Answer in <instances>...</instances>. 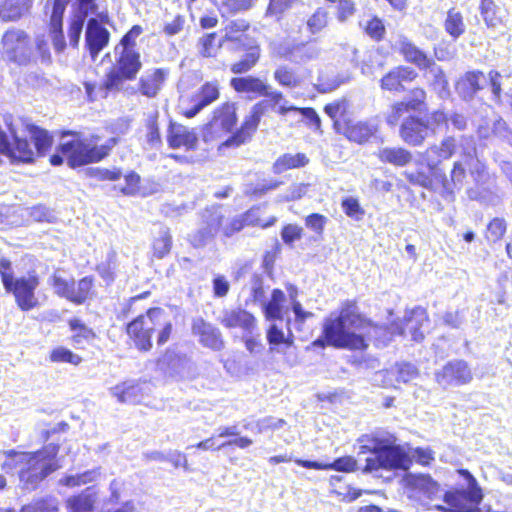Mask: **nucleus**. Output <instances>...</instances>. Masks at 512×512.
<instances>
[{"label": "nucleus", "instance_id": "nucleus-33", "mask_svg": "<svg viewBox=\"0 0 512 512\" xmlns=\"http://www.w3.org/2000/svg\"><path fill=\"white\" fill-rule=\"evenodd\" d=\"M380 162L390 164L396 167H404L411 163L413 156L412 153L399 146L395 147H382L376 153Z\"/></svg>", "mask_w": 512, "mask_h": 512}, {"label": "nucleus", "instance_id": "nucleus-38", "mask_svg": "<svg viewBox=\"0 0 512 512\" xmlns=\"http://www.w3.org/2000/svg\"><path fill=\"white\" fill-rule=\"evenodd\" d=\"M479 12L488 29H495L503 22L500 8L493 0H480Z\"/></svg>", "mask_w": 512, "mask_h": 512}, {"label": "nucleus", "instance_id": "nucleus-26", "mask_svg": "<svg viewBox=\"0 0 512 512\" xmlns=\"http://www.w3.org/2000/svg\"><path fill=\"white\" fill-rule=\"evenodd\" d=\"M487 84V77L483 72H467L456 84V90L459 96L465 101H470L476 93Z\"/></svg>", "mask_w": 512, "mask_h": 512}, {"label": "nucleus", "instance_id": "nucleus-35", "mask_svg": "<svg viewBox=\"0 0 512 512\" xmlns=\"http://www.w3.org/2000/svg\"><path fill=\"white\" fill-rule=\"evenodd\" d=\"M145 322H128L126 332L135 346L141 351H148L152 347L151 336L153 330L145 327Z\"/></svg>", "mask_w": 512, "mask_h": 512}, {"label": "nucleus", "instance_id": "nucleus-9", "mask_svg": "<svg viewBox=\"0 0 512 512\" xmlns=\"http://www.w3.org/2000/svg\"><path fill=\"white\" fill-rule=\"evenodd\" d=\"M250 28L248 21L236 19L229 22L223 29V36L219 40L218 47L232 52H241L245 47H250L256 41L246 31Z\"/></svg>", "mask_w": 512, "mask_h": 512}, {"label": "nucleus", "instance_id": "nucleus-31", "mask_svg": "<svg viewBox=\"0 0 512 512\" xmlns=\"http://www.w3.org/2000/svg\"><path fill=\"white\" fill-rule=\"evenodd\" d=\"M235 103H225L214 111L212 120L209 126L212 130L217 131L221 129L225 132H229L233 129L237 122Z\"/></svg>", "mask_w": 512, "mask_h": 512}, {"label": "nucleus", "instance_id": "nucleus-43", "mask_svg": "<svg viewBox=\"0 0 512 512\" xmlns=\"http://www.w3.org/2000/svg\"><path fill=\"white\" fill-rule=\"evenodd\" d=\"M196 333L200 337V342L211 349L219 350L222 347L220 333L210 327L206 322H201L196 326Z\"/></svg>", "mask_w": 512, "mask_h": 512}, {"label": "nucleus", "instance_id": "nucleus-64", "mask_svg": "<svg viewBox=\"0 0 512 512\" xmlns=\"http://www.w3.org/2000/svg\"><path fill=\"white\" fill-rule=\"evenodd\" d=\"M30 217L37 222H53L56 219L53 211L44 205H36L29 209Z\"/></svg>", "mask_w": 512, "mask_h": 512}, {"label": "nucleus", "instance_id": "nucleus-45", "mask_svg": "<svg viewBox=\"0 0 512 512\" xmlns=\"http://www.w3.org/2000/svg\"><path fill=\"white\" fill-rule=\"evenodd\" d=\"M27 130L30 137L34 141L36 153L39 156L44 155L52 144V137L48 134L46 130H43L32 124L27 125Z\"/></svg>", "mask_w": 512, "mask_h": 512}, {"label": "nucleus", "instance_id": "nucleus-63", "mask_svg": "<svg viewBox=\"0 0 512 512\" xmlns=\"http://www.w3.org/2000/svg\"><path fill=\"white\" fill-rule=\"evenodd\" d=\"M328 222V218L319 213H312L305 218V226L318 235H321Z\"/></svg>", "mask_w": 512, "mask_h": 512}, {"label": "nucleus", "instance_id": "nucleus-30", "mask_svg": "<svg viewBox=\"0 0 512 512\" xmlns=\"http://www.w3.org/2000/svg\"><path fill=\"white\" fill-rule=\"evenodd\" d=\"M267 84L264 80L252 75L234 77L230 80V86L236 92L248 94L250 99L266 94Z\"/></svg>", "mask_w": 512, "mask_h": 512}, {"label": "nucleus", "instance_id": "nucleus-53", "mask_svg": "<svg viewBox=\"0 0 512 512\" xmlns=\"http://www.w3.org/2000/svg\"><path fill=\"white\" fill-rule=\"evenodd\" d=\"M127 80L124 75L120 71H117L114 67L107 74L106 79L104 80L101 90H104L106 94L109 91H120L123 88L124 81Z\"/></svg>", "mask_w": 512, "mask_h": 512}, {"label": "nucleus", "instance_id": "nucleus-54", "mask_svg": "<svg viewBox=\"0 0 512 512\" xmlns=\"http://www.w3.org/2000/svg\"><path fill=\"white\" fill-rule=\"evenodd\" d=\"M257 0H224L221 10L223 13L238 14L250 10Z\"/></svg>", "mask_w": 512, "mask_h": 512}, {"label": "nucleus", "instance_id": "nucleus-49", "mask_svg": "<svg viewBox=\"0 0 512 512\" xmlns=\"http://www.w3.org/2000/svg\"><path fill=\"white\" fill-rule=\"evenodd\" d=\"M172 245V237L169 229L161 227L158 233V237L153 242L154 255L161 259L170 252Z\"/></svg>", "mask_w": 512, "mask_h": 512}, {"label": "nucleus", "instance_id": "nucleus-13", "mask_svg": "<svg viewBox=\"0 0 512 512\" xmlns=\"http://www.w3.org/2000/svg\"><path fill=\"white\" fill-rule=\"evenodd\" d=\"M38 285V278L29 275L28 277L13 279L11 288L6 290L13 292L16 302L22 310H29L37 303L34 291Z\"/></svg>", "mask_w": 512, "mask_h": 512}, {"label": "nucleus", "instance_id": "nucleus-19", "mask_svg": "<svg viewBox=\"0 0 512 512\" xmlns=\"http://www.w3.org/2000/svg\"><path fill=\"white\" fill-rule=\"evenodd\" d=\"M169 75V70L154 68L145 71L139 79L138 90L147 98H155L162 90Z\"/></svg>", "mask_w": 512, "mask_h": 512}, {"label": "nucleus", "instance_id": "nucleus-48", "mask_svg": "<svg viewBox=\"0 0 512 512\" xmlns=\"http://www.w3.org/2000/svg\"><path fill=\"white\" fill-rule=\"evenodd\" d=\"M49 360L53 363H69L74 366L82 362V358L66 347L59 346L50 351Z\"/></svg>", "mask_w": 512, "mask_h": 512}, {"label": "nucleus", "instance_id": "nucleus-23", "mask_svg": "<svg viewBox=\"0 0 512 512\" xmlns=\"http://www.w3.org/2000/svg\"><path fill=\"white\" fill-rule=\"evenodd\" d=\"M407 487L432 501L440 496L441 485L429 474H410L406 477Z\"/></svg>", "mask_w": 512, "mask_h": 512}, {"label": "nucleus", "instance_id": "nucleus-15", "mask_svg": "<svg viewBox=\"0 0 512 512\" xmlns=\"http://www.w3.org/2000/svg\"><path fill=\"white\" fill-rule=\"evenodd\" d=\"M378 130L379 125L375 119L360 121L346 120L342 128V133L351 142L365 144L377 134Z\"/></svg>", "mask_w": 512, "mask_h": 512}, {"label": "nucleus", "instance_id": "nucleus-27", "mask_svg": "<svg viewBox=\"0 0 512 512\" xmlns=\"http://www.w3.org/2000/svg\"><path fill=\"white\" fill-rule=\"evenodd\" d=\"M398 52L404 57L406 62H409L420 70H423L433 60L429 58L425 52L419 49L407 37L400 36L395 44Z\"/></svg>", "mask_w": 512, "mask_h": 512}, {"label": "nucleus", "instance_id": "nucleus-51", "mask_svg": "<svg viewBox=\"0 0 512 512\" xmlns=\"http://www.w3.org/2000/svg\"><path fill=\"white\" fill-rule=\"evenodd\" d=\"M216 33H206L197 41V50L202 57H214L220 47L215 44Z\"/></svg>", "mask_w": 512, "mask_h": 512}, {"label": "nucleus", "instance_id": "nucleus-18", "mask_svg": "<svg viewBox=\"0 0 512 512\" xmlns=\"http://www.w3.org/2000/svg\"><path fill=\"white\" fill-rule=\"evenodd\" d=\"M261 306L267 320H290V310L292 308L287 296L281 289H273L270 299L265 300Z\"/></svg>", "mask_w": 512, "mask_h": 512}, {"label": "nucleus", "instance_id": "nucleus-37", "mask_svg": "<svg viewBox=\"0 0 512 512\" xmlns=\"http://www.w3.org/2000/svg\"><path fill=\"white\" fill-rule=\"evenodd\" d=\"M241 51L245 52L241 60L231 65V72L234 74H245L249 72L258 62L260 58V49L255 43L251 44L250 47H245Z\"/></svg>", "mask_w": 512, "mask_h": 512}, {"label": "nucleus", "instance_id": "nucleus-60", "mask_svg": "<svg viewBox=\"0 0 512 512\" xmlns=\"http://www.w3.org/2000/svg\"><path fill=\"white\" fill-rule=\"evenodd\" d=\"M366 34L375 41L383 39L386 29L383 21L378 17H373L363 25Z\"/></svg>", "mask_w": 512, "mask_h": 512}, {"label": "nucleus", "instance_id": "nucleus-47", "mask_svg": "<svg viewBox=\"0 0 512 512\" xmlns=\"http://www.w3.org/2000/svg\"><path fill=\"white\" fill-rule=\"evenodd\" d=\"M93 286V280L90 277L82 278L77 285L72 281V292L70 294V301L76 304H81L89 297Z\"/></svg>", "mask_w": 512, "mask_h": 512}, {"label": "nucleus", "instance_id": "nucleus-12", "mask_svg": "<svg viewBox=\"0 0 512 512\" xmlns=\"http://www.w3.org/2000/svg\"><path fill=\"white\" fill-rule=\"evenodd\" d=\"M429 121L417 116H409L404 119L399 129L400 138L408 145L420 146L429 136Z\"/></svg>", "mask_w": 512, "mask_h": 512}, {"label": "nucleus", "instance_id": "nucleus-39", "mask_svg": "<svg viewBox=\"0 0 512 512\" xmlns=\"http://www.w3.org/2000/svg\"><path fill=\"white\" fill-rule=\"evenodd\" d=\"M112 394L122 403L138 402L141 396V389L135 382H122L112 388Z\"/></svg>", "mask_w": 512, "mask_h": 512}, {"label": "nucleus", "instance_id": "nucleus-55", "mask_svg": "<svg viewBox=\"0 0 512 512\" xmlns=\"http://www.w3.org/2000/svg\"><path fill=\"white\" fill-rule=\"evenodd\" d=\"M347 107L348 105L346 100H338L329 103L324 107L325 113L334 121V126L338 131L342 130L343 128L341 127L338 118L345 114Z\"/></svg>", "mask_w": 512, "mask_h": 512}, {"label": "nucleus", "instance_id": "nucleus-17", "mask_svg": "<svg viewBox=\"0 0 512 512\" xmlns=\"http://www.w3.org/2000/svg\"><path fill=\"white\" fill-rule=\"evenodd\" d=\"M455 150V138L447 136L439 144H434L427 148L422 153V159L430 170H434L442 161L451 158Z\"/></svg>", "mask_w": 512, "mask_h": 512}, {"label": "nucleus", "instance_id": "nucleus-28", "mask_svg": "<svg viewBox=\"0 0 512 512\" xmlns=\"http://www.w3.org/2000/svg\"><path fill=\"white\" fill-rule=\"evenodd\" d=\"M167 141L171 148L184 147L186 150H192L197 145L198 137L193 130L186 126L170 123Z\"/></svg>", "mask_w": 512, "mask_h": 512}, {"label": "nucleus", "instance_id": "nucleus-2", "mask_svg": "<svg viewBox=\"0 0 512 512\" xmlns=\"http://www.w3.org/2000/svg\"><path fill=\"white\" fill-rule=\"evenodd\" d=\"M98 0H47L45 15L49 18V30L54 49L62 52L66 47L63 34V16L66 7L71 3L69 17L68 38L72 47H77L87 17L96 14Z\"/></svg>", "mask_w": 512, "mask_h": 512}, {"label": "nucleus", "instance_id": "nucleus-56", "mask_svg": "<svg viewBox=\"0 0 512 512\" xmlns=\"http://www.w3.org/2000/svg\"><path fill=\"white\" fill-rule=\"evenodd\" d=\"M341 207L348 217L356 221H360L364 217L365 211L360 206L358 199L354 197L344 198L341 202Z\"/></svg>", "mask_w": 512, "mask_h": 512}, {"label": "nucleus", "instance_id": "nucleus-6", "mask_svg": "<svg viewBox=\"0 0 512 512\" xmlns=\"http://www.w3.org/2000/svg\"><path fill=\"white\" fill-rule=\"evenodd\" d=\"M4 57L18 65H27L33 57V49L28 34L20 29H11L2 37Z\"/></svg>", "mask_w": 512, "mask_h": 512}, {"label": "nucleus", "instance_id": "nucleus-42", "mask_svg": "<svg viewBox=\"0 0 512 512\" xmlns=\"http://www.w3.org/2000/svg\"><path fill=\"white\" fill-rule=\"evenodd\" d=\"M273 78L280 86L290 89L297 88L301 84L300 76L287 65L278 66L273 73Z\"/></svg>", "mask_w": 512, "mask_h": 512}, {"label": "nucleus", "instance_id": "nucleus-29", "mask_svg": "<svg viewBox=\"0 0 512 512\" xmlns=\"http://www.w3.org/2000/svg\"><path fill=\"white\" fill-rule=\"evenodd\" d=\"M98 501V493L94 487H87L81 492L67 498V512H93Z\"/></svg>", "mask_w": 512, "mask_h": 512}, {"label": "nucleus", "instance_id": "nucleus-7", "mask_svg": "<svg viewBox=\"0 0 512 512\" xmlns=\"http://www.w3.org/2000/svg\"><path fill=\"white\" fill-rule=\"evenodd\" d=\"M472 379V369L462 359L450 360L434 373L435 382L443 389L467 385Z\"/></svg>", "mask_w": 512, "mask_h": 512}, {"label": "nucleus", "instance_id": "nucleus-22", "mask_svg": "<svg viewBox=\"0 0 512 512\" xmlns=\"http://www.w3.org/2000/svg\"><path fill=\"white\" fill-rule=\"evenodd\" d=\"M85 40L91 56L95 58L108 44L109 32L97 18H90L87 22Z\"/></svg>", "mask_w": 512, "mask_h": 512}, {"label": "nucleus", "instance_id": "nucleus-1", "mask_svg": "<svg viewBox=\"0 0 512 512\" xmlns=\"http://www.w3.org/2000/svg\"><path fill=\"white\" fill-rule=\"evenodd\" d=\"M59 452L58 444H48L36 451H17L10 449L4 452L6 460L1 468L5 472L15 470L18 466V478L21 487L34 491L54 471L59 468L56 456Z\"/></svg>", "mask_w": 512, "mask_h": 512}, {"label": "nucleus", "instance_id": "nucleus-44", "mask_svg": "<svg viewBox=\"0 0 512 512\" xmlns=\"http://www.w3.org/2000/svg\"><path fill=\"white\" fill-rule=\"evenodd\" d=\"M58 510L59 502L53 496L36 498L20 508V512H58Z\"/></svg>", "mask_w": 512, "mask_h": 512}, {"label": "nucleus", "instance_id": "nucleus-58", "mask_svg": "<svg viewBox=\"0 0 512 512\" xmlns=\"http://www.w3.org/2000/svg\"><path fill=\"white\" fill-rule=\"evenodd\" d=\"M157 114L149 115L146 120V141L151 147H156L161 143V136L157 123Z\"/></svg>", "mask_w": 512, "mask_h": 512}, {"label": "nucleus", "instance_id": "nucleus-11", "mask_svg": "<svg viewBox=\"0 0 512 512\" xmlns=\"http://www.w3.org/2000/svg\"><path fill=\"white\" fill-rule=\"evenodd\" d=\"M268 108L269 101L266 100H261L254 104L251 108L250 115L245 118L241 128L230 136L223 145L230 147L243 144L251 137L252 133L256 131L261 117L267 112Z\"/></svg>", "mask_w": 512, "mask_h": 512}, {"label": "nucleus", "instance_id": "nucleus-57", "mask_svg": "<svg viewBox=\"0 0 512 512\" xmlns=\"http://www.w3.org/2000/svg\"><path fill=\"white\" fill-rule=\"evenodd\" d=\"M72 281L74 280L63 277L60 272H55L52 276V285L55 292L68 300H70L72 292Z\"/></svg>", "mask_w": 512, "mask_h": 512}, {"label": "nucleus", "instance_id": "nucleus-46", "mask_svg": "<svg viewBox=\"0 0 512 512\" xmlns=\"http://www.w3.org/2000/svg\"><path fill=\"white\" fill-rule=\"evenodd\" d=\"M398 383L407 384L419 377V369L410 362H396L393 366Z\"/></svg>", "mask_w": 512, "mask_h": 512}, {"label": "nucleus", "instance_id": "nucleus-24", "mask_svg": "<svg viewBox=\"0 0 512 512\" xmlns=\"http://www.w3.org/2000/svg\"><path fill=\"white\" fill-rule=\"evenodd\" d=\"M276 217H271L267 222H262L256 210H249L245 214L231 218L224 227V236L229 238L235 233L241 231L245 226H261L267 228L275 224Z\"/></svg>", "mask_w": 512, "mask_h": 512}, {"label": "nucleus", "instance_id": "nucleus-40", "mask_svg": "<svg viewBox=\"0 0 512 512\" xmlns=\"http://www.w3.org/2000/svg\"><path fill=\"white\" fill-rule=\"evenodd\" d=\"M214 436L206 438L198 442L194 447L199 450H219L229 446H236L240 449H246L253 444V440L247 436H239L232 440L221 443L220 445H214Z\"/></svg>", "mask_w": 512, "mask_h": 512}, {"label": "nucleus", "instance_id": "nucleus-52", "mask_svg": "<svg viewBox=\"0 0 512 512\" xmlns=\"http://www.w3.org/2000/svg\"><path fill=\"white\" fill-rule=\"evenodd\" d=\"M286 289L288 292L287 299L289 304L291 305L292 311L295 314L296 320H304L306 318L312 317V313L305 311L302 308L300 302L297 300L298 288L295 285L288 283L286 285Z\"/></svg>", "mask_w": 512, "mask_h": 512}, {"label": "nucleus", "instance_id": "nucleus-34", "mask_svg": "<svg viewBox=\"0 0 512 512\" xmlns=\"http://www.w3.org/2000/svg\"><path fill=\"white\" fill-rule=\"evenodd\" d=\"M34 0H5L0 5V17L4 21H16L29 13Z\"/></svg>", "mask_w": 512, "mask_h": 512}, {"label": "nucleus", "instance_id": "nucleus-21", "mask_svg": "<svg viewBox=\"0 0 512 512\" xmlns=\"http://www.w3.org/2000/svg\"><path fill=\"white\" fill-rule=\"evenodd\" d=\"M118 58L114 68L120 71L128 80H133L142 67L140 54L134 48H119L115 50Z\"/></svg>", "mask_w": 512, "mask_h": 512}, {"label": "nucleus", "instance_id": "nucleus-5", "mask_svg": "<svg viewBox=\"0 0 512 512\" xmlns=\"http://www.w3.org/2000/svg\"><path fill=\"white\" fill-rule=\"evenodd\" d=\"M230 219H226L219 207H209L201 213L200 227L190 235V243L195 248H201L213 241L221 232L224 235V227Z\"/></svg>", "mask_w": 512, "mask_h": 512}, {"label": "nucleus", "instance_id": "nucleus-25", "mask_svg": "<svg viewBox=\"0 0 512 512\" xmlns=\"http://www.w3.org/2000/svg\"><path fill=\"white\" fill-rule=\"evenodd\" d=\"M294 462L303 468L315 470H333L337 472L350 473L357 470V461L353 456H342L331 463H321L313 460L295 459Z\"/></svg>", "mask_w": 512, "mask_h": 512}, {"label": "nucleus", "instance_id": "nucleus-16", "mask_svg": "<svg viewBox=\"0 0 512 512\" xmlns=\"http://www.w3.org/2000/svg\"><path fill=\"white\" fill-rule=\"evenodd\" d=\"M417 72L409 66H397L386 73L380 80V87L390 92H403L405 84L417 78Z\"/></svg>", "mask_w": 512, "mask_h": 512}, {"label": "nucleus", "instance_id": "nucleus-59", "mask_svg": "<svg viewBox=\"0 0 512 512\" xmlns=\"http://www.w3.org/2000/svg\"><path fill=\"white\" fill-rule=\"evenodd\" d=\"M329 320H332L330 318ZM333 320H363L355 301L347 300L342 303L339 314Z\"/></svg>", "mask_w": 512, "mask_h": 512}, {"label": "nucleus", "instance_id": "nucleus-32", "mask_svg": "<svg viewBox=\"0 0 512 512\" xmlns=\"http://www.w3.org/2000/svg\"><path fill=\"white\" fill-rule=\"evenodd\" d=\"M423 71L425 77L439 97L443 99L447 98L450 95V90L448 80L442 68L432 60Z\"/></svg>", "mask_w": 512, "mask_h": 512}, {"label": "nucleus", "instance_id": "nucleus-14", "mask_svg": "<svg viewBox=\"0 0 512 512\" xmlns=\"http://www.w3.org/2000/svg\"><path fill=\"white\" fill-rule=\"evenodd\" d=\"M280 55L287 61L305 65L320 57L321 48L315 42L288 44L281 48Z\"/></svg>", "mask_w": 512, "mask_h": 512}, {"label": "nucleus", "instance_id": "nucleus-20", "mask_svg": "<svg viewBox=\"0 0 512 512\" xmlns=\"http://www.w3.org/2000/svg\"><path fill=\"white\" fill-rule=\"evenodd\" d=\"M219 86L216 82H206L191 98V107L184 111L187 118H193L205 107L219 98Z\"/></svg>", "mask_w": 512, "mask_h": 512}, {"label": "nucleus", "instance_id": "nucleus-62", "mask_svg": "<svg viewBox=\"0 0 512 512\" xmlns=\"http://www.w3.org/2000/svg\"><path fill=\"white\" fill-rule=\"evenodd\" d=\"M267 339L271 345L286 344L287 346H290L293 343L292 336L290 334L285 336L284 332L275 324L270 326L267 332Z\"/></svg>", "mask_w": 512, "mask_h": 512}, {"label": "nucleus", "instance_id": "nucleus-41", "mask_svg": "<svg viewBox=\"0 0 512 512\" xmlns=\"http://www.w3.org/2000/svg\"><path fill=\"white\" fill-rule=\"evenodd\" d=\"M444 29L454 40L462 36L466 31V25L461 12L454 8L448 10Z\"/></svg>", "mask_w": 512, "mask_h": 512}, {"label": "nucleus", "instance_id": "nucleus-8", "mask_svg": "<svg viewBox=\"0 0 512 512\" xmlns=\"http://www.w3.org/2000/svg\"><path fill=\"white\" fill-rule=\"evenodd\" d=\"M345 323L327 322L323 330L327 345L349 350H365L368 344L364 337L349 331Z\"/></svg>", "mask_w": 512, "mask_h": 512}, {"label": "nucleus", "instance_id": "nucleus-36", "mask_svg": "<svg viewBox=\"0 0 512 512\" xmlns=\"http://www.w3.org/2000/svg\"><path fill=\"white\" fill-rule=\"evenodd\" d=\"M309 163V158L304 153H285L278 157L272 166L275 174H281L290 169L305 167Z\"/></svg>", "mask_w": 512, "mask_h": 512}, {"label": "nucleus", "instance_id": "nucleus-10", "mask_svg": "<svg viewBox=\"0 0 512 512\" xmlns=\"http://www.w3.org/2000/svg\"><path fill=\"white\" fill-rule=\"evenodd\" d=\"M13 143L0 128V153L8 156L12 161L30 163L34 161L35 152L25 137H21L12 126L9 128Z\"/></svg>", "mask_w": 512, "mask_h": 512}, {"label": "nucleus", "instance_id": "nucleus-3", "mask_svg": "<svg viewBox=\"0 0 512 512\" xmlns=\"http://www.w3.org/2000/svg\"><path fill=\"white\" fill-rule=\"evenodd\" d=\"M68 135H70V132L63 134L57 153L50 157V163L54 166L61 165L64 157L70 167L101 161L117 143L116 138H110L104 144H98V136L90 138L76 137L66 140Z\"/></svg>", "mask_w": 512, "mask_h": 512}, {"label": "nucleus", "instance_id": "nucleus-4", "mask_svg": "<svg viewBox=\"0 0 512 512\" xmlns=\"http://www.w3.org/2000/svg\"><path fill=\"white\" fill-rule=\"evenodd\" d=\"M372 448L369 451L375 457H369L365 461L363 471L371 473L380 469L387 471L408 470L412 465V458L408 452L394 444L389 439L373 437Z\"/></svg>", "mask_w": 512, "mask_h": 512}, {"label": "nucleus", "instance_id": "nucleus-50", "mask_svg": "<svg viewBox=\"0 0 512 512\" xmlns=\"http://www.w3.org/2000/svg\"><path fill=\"white\" fill-rule=\"evenodd\" d=\"M70 329L74 332L72 342L78 347H82L84 343H89L96 337L93 330L81 322H70Z\"/></svg>", "mask_w": 512, "mask_h": 512}, {"label": "nucleus", "instance_id": "nucleus-61", "mask_svg": "<svg viewBox=\"0 0 512 512\" xmlns=\"http://www.w3.org/2000/svg\"><path fill=\"white\" fill-rule=\"evenodd\" d=\"M297 0H270L266 10V16L280 19L282 14L290 9Z\"/></svg>", "mask_w": 512, "mask_h": 512}]
</instances>
